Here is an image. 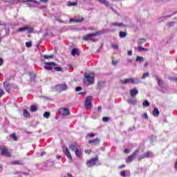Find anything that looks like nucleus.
I'll use <instances>...</instances> for the list:
<instances>
[{
	"mask_svg": "<svg viewBox=\"0 0 177 177\" xmlns=\"http://www.w3.org/2000/svg\"><path fill=\"white\" fill-rule=\"evenodd\" d=\"M109 30L107 29H102L101 30L89 33V41H91V42H97V38L96 37H99L100 35H103V34H106Z\"/></svg>",
	"mask_w": 177,
	"mask_h": 177,
	"instance_id": "1",
	"label": "nucleus"
},
{
	"mask_svg": "<svg viewBox=\"0 0 177 177\" xmlns=\"http://www.w3.org/2000/svg\"><path fill=\"white\" fill-rule=\"evenodd\" d=\"M120 84L123 85H127V84H140V80L135 77H131L127 79H123L120 80Z\"/></svg>",
	"mask_w": 177,
	"mask_h": 177,
	"instance_id": "2",
	"label": "nucleus"
},
{
	"mask_svg": "<svg viewBox=\"0 0 177 177\" xmlns=\"http://www.w3.org/2000/svg\"><path fill=\"white\" fill-rule=\"evenodd\" d=\"M95 1L102 5H104V6L111 9V10H112V12H114V13H117V10L114 9V4L110 3V2H109L106 0H95Z\"/></svg>",
	"mask_w": 177,
	"mask_h": 177,
	"instance_id": "3",
	"label": "nucleus"
},
{
	"mask_svg": "<svg viewBox=\"0 0 177 177\" xmlns=\"http://www.w3.org/2000/svg\"><path fill=\"white\" fill-rule=\"evenodd\" d=\"M3 85L4 89L6 90V92H8V93H10L12 88H14V89L18 88L16 86H12V84H10L9 82H4Z\"/></svg>",
	"mask_w": 177,
	"mask_h": 177,
	"instance_id": "4",
	"label": "nucleus"
},
{
	"mask_svg": "<svg viewBox=\"0 0 177 177\" xmlns=\"http://www.w3.org/2000/svg\"><path fill=\"white\" fill-rule=\"evenodd\" d=\"M62 150L65 156H66L67 158H68L71 162H73V156H71V153L70 152L68 148H67L66 146H64L62 147Z\"/></svg>",
	"mask_w": 177,
	"mask_h": 177,
	"instance_id": "5",
	"label": "nucleus"
},
{
	"mask_svg": "<svg viewBox=\"0 0 177 177\" xmlns=\"http://www.w3.org/2000/svg\"><path fill=\"white\" fill-rule=\"evenodd\" d=\"M0 150H1V156H4V157H8V158H10L12 157V154H10V152L9 151V149H8V148L3 147H0Z\"/></svg>",
	"mask_w": 177,
	"mask_h": 177,
	"instance_id": "6",
	"label": "nucleus"
},
{
	"mask_svg": "<svg viewBox=\"0 0 177 177\" xmlns=\"http://www.w3.org/2000/svg\"><path fill=\"white\" fill-rule=\"evenodd\" d=\"M139 154V149H136L131 155L128 156L126 159V162H132L133 160H135V157Z\"/></svg>",
	"mask_w": 177,
	"mask_h": 177,
	"instance_id": "7",
	"label": "nucleus"
},
{
	"mask_svg": "<svg viewBox=\"0 0 177 177\" xmlns=\"http://www.w3.org/2000/svg\"><path fill=\"white\" fill-rule=\"evenodd\" d=\"M56 66H57V65L55 62H45L44 63V68L46 70H48V71L53 70V68L56 67Z\"/></svg>",
	"mask_w": 177,
	"mask_h": 177,
	"instance_id": "8",
	"label": "nucleus"
},
{
	"mask_svg": "<svg viewBox=\"0 0 177 177\" xmlns=\"http://www.w3.org/2000/svg\"><path fill=\"white\" fill-rule=\"evenodd\" d=\"M97 161H99V156H95V158L90 159L89 167H93L94 165H99V163H97Z\"/></svg>",
	"mask_w": 177,
	"mask_h": 177,
	"instance_id": "9",
	"label": "nucleus"
},
{
	"mask_svg": "<svg viewBox=\"0 0 177 177\" xmlns=\"http://www.w3.org/2000/svg\"><path fill=\"white\" fill-rule=\"evenodd\" d=\"M59 113L61 115H70V109L68 108H59Z\"/></svg>",
	"mask_w": 177,
	"mask_h": 177,
	"instance_id": "10",
	"label": "nucleus"
},
{
	"mask_svg": "<svg viewBox=\"0 0 177 177\" xmlns=\"http://www.w3.org/2000/svg\"><path fill=\"white\" fill-rule=\"evenodd\" d=\"M89 145H93V146H99V145H100V138H96L93 140H89Z\"/></svg>",
	"mask_w": 177,
	"mask_h": 177,
	"instance_id": "11",
	"label": "nucleus"
},
{
	"mask_svg": "<svg viewBox=\"0 0 177 177\" xmlns=\"http://www.w3.org/2000/svg\"><path fill=\"white\" fill-rule=\"evenodd\" d=\"M129 93H130V96L131 97H135V96H136V95H138V93H139V91L138 90V88L136 87H134L133 88H132L129 91Z\"/></svg>",
	"mask_w": 177,
	"mask_h": 177,
	"instance_id": "12",
	"label": "nucleus"
},
{
	"mask_svg": "<svg viewBox=\"0 0 177 177\" xmlns=\"http://www.w3.org/2000/svg\"><path fill=\"white\" fill-rule=\"evenodd\" d=\"M95 84V73L93 72L89 73V85Z\"/></svg>",
	"mask_w": 177,
	"mask_h": 177,
	"instance_id": "13",
	"label": "nucleus"
},
{
	"mask_svg": "<svg viewBox=\"0 0 177 177\" xmlns=\"http://www.w3.org/2000/svg\"><path fill=\"white\" fill-rule=\"evenodd\" d=\"M157 82H158V85L159 87H160L161 88H162L164 86V82H162V80L161 79H160V77H158V75H154Z\"/></svg>",
	"mask_w": 177,
	"mask_h": 177,
	"instance_id": "14",
	"label": "nucleus"
},
{
	"mask_svg": "<svg viewBox=\"0 0 177 177\" xmlns=\"http://www.w3.org/2000/svg\"><path fill=\"white\" fill-rule=\"evenodd\" d=\"M84 84L86 86H89V74L88 73H84Z\"/></svg>",
	"mask_w": 177,
	"mask_h": 177,
	"instance_id": "15",
	"label": "nucleus"
},
{
	"mask_svg": "<svg viewBox=\"0 0 177 177\" xmlns=\"http://www.w3.org/2000/svg\"><path fill=\"white\" fill-rule=\"evenodd\" d=\"M127 102L129 104H132L133 106H136V104H138V100L135 98H129Z\"/></svg>",
	"mask_w": 177,
	"mask_h": 177,
	"instance_id": "16",
	"label": "nucleus"
},
{
	"mask_svg": "<svg viewBox=\"0 0 177 177\" xmlns=\"http://www.w3.org/2000/svg\"><path fill=\"white\" fill-rule=\"evenodd\" d=\"M69 149L72 150V151H77V150L80 149V147L75 144H72L69 146Z\"/></svg>",
	"mask_w": 177,
	"mask_h": 177,
	"instance_id": "17",
	"label": "nucleus"
},
{
	"mask_svg": "<svg viewBox=\"0 0 177 177\" xmlns=\"http://www.w3.org/2000/svg\"><path fill=\"white\" fill-rule=\"evenodd\" d=\"M72 56H80V50L78 48H73L71 50Z\"/></svg>",
	"mask_w": 177,
	"mask_h": 177,
	"instance_id": "18",
	"label": "nucleus"
},
{
	"mask_svg": "<svg viewBox=\"0 0 177 177\" xmlns=\"http://www.w3.org/2000/svg\"><path fill=\"white\" fill-rule=\"evenodd\" d=\"M57 88L59 91H66L67 89V85L66 84H58Z\"/></svg>",
	"mask_w": 177,
	"mask_h": 177,
	"instance_id": "19",
	"label": "nucleus"
},
{
	"mask_svg": "<svg viewBox=\"0 0 177 177\" xmlns=\"http://www.w3.org/2000/svg\"><path fill=\"white\" fill-rule=\"evenodd\" d=\"M152 114L153 115H154V117H158V115H160V111L157 107H155L153 109V111H152Z\"/></svg>",
	"mask_w": 177,
	"mask_h": 177,
	"instance_id": "20",
	"label": "nucleus"
},
{
	"mask_svg": "<svg viewBox=\"0 0 177 177\" xmlns=\"http://www.w3.org/2000/svg\"><path fill=\"white\" fill-rule=\"evenodd\" d=\"M106 84V82L104 81H99L97 82V88L98 89H102L104 86V84Z\"/></svg>",
	"mask_w": 177,
	"mask_h": 177,
	"instance_id": "21",
	"label": "nucleus"
},
{
	"mask_svg": "<svg viewBox=\"0 0 177 177\" xmlns=\"http://www.w3.org/2000/svg\"><path fill=\"white\" fill-rule=\"evenodd\" d=\"M144 156L145 157V158H151V157H153V152L151 151H147L144 153Z\"/></svg>",
	"mask_w": 177,
	"mask_h": 177,
	"instance_id": "22",
	"label": "nucleus"
},
{
	"mask_svg": "<svg viewBox=\"0 0 177 177\" xmlns=\"http://www.w3.org/2000/svg\"><path fill=\"white\" fill-rule=\"evenodd\" d=\"M84 107L85 109H89V96L86 97V100L84 101Z\"/></svg>",
	"mask_w": 177,
	"mask_h": 177,
	"instance_id": "23",
	"label": "nucleus"
},
{
	"mask_svg": "<svg viewBox=\"0 0 177 177\" xmlns=\"http://www.w3.org/2000/svg\"><path fill=\"white\" fill-rule=\"evenodd\" d=\"M37 110H38V107L37 106V105L32 104L30 106V111H31L32 113H34L37 111Z\"/></svg>",
	"mask_w": 177,
	"mask_h": 177,
	"instance_id": "24",
	"label": "nucleus"
},
{
	"mask_svg": "<svg viewBox=\"0 0 177 177\" xmlns=\"http://www.w3.org/2000/svg\"><path fill=\"white\" fill-rule=\"evenodd\" d=\"M145 42H146V39L145 38L140 39L138 42V46H142V45H143Z\"/></svg>",
	"mask_w": 177,
	"mask_h": 177,
	"instance_id": "25",
	"label": "nucleus"
},
{
	"mask_svg": "<svg viewBox=\"0 0 177 177\" xmlns=\"http://www.w3.org/2000/svg\"><path fill=\"white\" fill-rule=\"evenodd\" d=\"M136 62L138 63H142V62H145V58L143 57L137 56L136 59Z\"/></svg>",
	"mask_w": 177,
	"mask_h": 177,
	"instance_id": "26",
	"label": "nucleus"
},
{
	"mask_svg": "<svg viewBox=\"0 0 177 177\" xmlns=\"http://www.w3.org/2000/svg\"><path fill=\"white\" fill-rule=\"evenodd\" d=\"M75 154L76 156V157H82V152L81 151V150L77 149L75 151Z\"/></svg>",
	"mask_w": 177,
	"mask_h": 177,
	"instance_id": "27",
	"label": "nucleus"
},
{
	"mask_svg": "<svg viewBox=\"0 0 177 177\" xmlns=\"http://www.w3.org/2000/svg\"><path fill=\"white\" fill-rule=\"evenodd\" d=\"M10 138L11 139H13L15 142H17L18 138H17V136H16V133H11L10 135Z\"/></svg>",
	"mask_w": 177,
	"mask_h": 177,
	"instance_id": "28",
	"label": "nucleus"
},
{
	"mask_svg": "<svg viewBox=\"0 0 177 177\" xmlns=\"http://www.w3.org/2000/svg\"><path fill=\"white\" fill-rule=\"evenodd\" d=\"M75 18L76 20V23H82V21H84V20H85V19H84L82 17H76Z\"/></svg>",
	"mask_w": 177,
	"mask_h": 177,
	"instance_id": "29",
	"label": "nucleus"
},
{
	"mask_svg": "<svg viewBox=\"0 0 177 177\" xmlns=\"http://www.w3.org/2000/svg\"><path fill=\"white\" fill-rule=\"evenodd\" d=\"M120 38H125L127 37V32L120 31L119 32Z\"/></svg>",
	"mask_w": 177,
	"mask_h": 177,
	"instance_id": "30",
	"label": "nucleus"
},
{
	"mask_svg": "<svg viewBox=\"0 0 177 177\" xmlns=\"http://www.w3.org/2000/svg\"><path fill=\"white\" fill-rule=\"evenodd\" d=\"M24 116L26 118H30V112L27 109H24Z\"/></svg>",
	"mask_w": 177,
	"mask_h": 177,
	"instance_id": "31",
	"label": "nucleus"
},
{
	"mask_svg": "<svg viewBox=\"0 0 177 177\" xmlns=\"http://www.w3.org/2000/svg\"><path fill=\"white\" fill-rule=\"evenodd\" d=\"M27 30L26 26H24L17 29V32H24V31Z\"/></svg>",
	"mask_w": 177,
	"mask_h": 177,
	"instance_id": "32",
	"label": "nucleus"
},
{
	"mask_svg": "<svg viewBox=\"0 0 177 177\" xmlns=\"http://www.w3.org/2000/svg\"><path fill=\"white\" fill-rule=\"evenodd\" d=\"M77 5H78L77 2H71V1H68L67 3V6H77Z\"/></svg>",
	"mask_w": 177,
	"mask_h": 177,
	"instance_id": "33",
	"label": "nucleus"
},
{
	"mask_svg": "<svg viewBox=\"0 0 177 177\" xmlns=\"http://www.w3.org/2000/svg\"><path fill=\"white\" fill-rule=\"evenodd\" d=\"M149 49L145 48L140 46H138V52H147Z\"/></svg>",
	"mask_w": 177,
	"mask_h": 177,
	"instance_id": "34",
	"label": "nucleus"
},
{
	"mask_svg": "<svg viewBox=\"0 0 177 177\" xmlns=\"http://www.w3.org/2000/svg\"><path fill=\"white\" fill-rule=\"evenodd\" d=\"M142 106L144 107H149V106H150V102H149L147 100H145L142 103Z\"/></svg>",
	"mask_w": 177,
	"mask_h": 177,
	"instance_id": "35",
	"label": "nucleus"
},
{
	"mask_svg": "<svg viewBox=\"0 0 177 177\" xmlns=\"http://www.w3.org/2000/svg\"><path fill=\"white\" fill-rule=\"evenodd\" d=\"M111 26H118V27H122V26H124V24L123 23H117V22H113L111 24Z\"/></svg>",
	"mask_w": 177,
	"mask_h": 177,
	"instance_id": "36",
	"label": "nucleus"
},
{
	"mask_svg": "<svg viewBox=\"0 0 177 177\" xmlns=\"http://www.w3.org/2000/svg\"><path fill=\"white\" fill-rule=\"evenodd\" d=\"M26 30L29 33L34 32V28H31V27H30L28 26H26Z\"/></svg>",
	"mask_w": 177,
	"mask_h": 177,
	"instance_id": "37",
	"label": "nucleus"
},
{
	"mask_svg": "<svg viewBox=\"0 0 177 177\" xmlns=\"http://www.w3.org/2000/svg\"><path fill=\"white\" fill-rule=\"evenodd\" d=\"M13 164H15V165H24V163H23V162L20 160L15 161L13 162Z\"/></svg>",
	"mask_w": 177,
	"mask_h": 177,
	"instance_id": "38",
	"label": "nucleus"
},
{
	"mask_svg": "<svg viewBox=\"0 0 177 177\" xmlns=\"http://www.w3.org/2000/svg\"><path fill=\"white\" fill-rule=\"evenodd\" d=\"M150 75V73L149 72H147L142 75L141 77V80H145L147 77H149Z\"/></svg>",
	"mask_w": 177,
	"mask_h": 177,
	"instance_id": "39",
	"label": "nucleus"
},
{
	"mask_svg": "<svg viewBox=\"0 0 177 177\" xmlns=\"http://www.w3.org/2000/svg\"><path fill=\"white\" fill-rule=\"evenodd\" d=\"M175 13H176V12H174L171 15L163 16L161 17V19H169V17H172V16H174V15H175Z\"/></svg>",
	"mask_w": 177,
	"mask_h": 177,
	"instance_id": "40",
	"label": "nucleus"
},
{
	"mask_svg": "<svg viewBox=\"0 0 177 177\" xmlns=\"http://www.w3.org/2000/svg\"><path fill=\"white\" fill-rule=\"evenodd\" d=\"M26 48H31L32 46V43L31 41L26 42Z\"/></svg>",
	"mask_w": 177,
	"mask_h": 177,
	"instance_id": "41",
	"label": "nucleus"
},
{
	"mask_svg": "<svg viewBox=\"0 0 177 177\" xmlns=\"http://www.w3.org/2000/svg\"><path fill=\"white\" fill-rule=\"evenodd\" d=\"M43 115L45 118H49L50 117V113L49 112H45Z\"/></svg>",
	"mask_w": 177,
	"mask_h": 177,
	"instance_id": "42",
	"label": "nucleus"
},
{
	"mask_svg": "<svg viewBox=\"0 0 177 177\" xmlns=\"http://www.w3.org/2000/svg\"><path fill=\"white\" fill-rule=\"evenodd\" d=\"M93 97L92 96H89V109H92V100Z\"/></svg>",
	"mask_w": 177,
	"mask_h": 177,
	"instance_id": "43",
	"label": "nucleus"
},
{
	"mask_svg": "<svg viewBox=\"0 0 177 177\" xmlns=\"http://www.w3.org/2000/svg\"><path fill=\"white\" fill-rule=\"evenodd\" d=\"M109 120H110V117H104V118H102L103 122H109Z\"/></svg>",
	"mask_w": 177,
	"mask_h": 177,
	"instance_id": "44",
	"label": "nucleus"
},
{
	"mask_svg": "<svg viewBox=\"0 0 177 177\" xmlns=\"http://www.w3.org/2000/svg\"><path fill=\"white\" fill-rule=\"evenodd\" d=\"M129 132H132V131H136V127L135 126H133L130 128H129Z\"/></svg>",
	"mask_w": 177,
	"mask_h": 177,
	"instance_id": "45",
	"label": "nucleus"
},
{
	"mask_svg": "<svg viewBox=\"0 0 177 177\" xmlns=\"http://www.w3.org/2000/svg\"><path fill=\"white\" fill-rule=\"evenodd\" d=\"M120 175L123 177H126L127 176V171H125V170H123V171H120Z\"/></svg>",
	"mask_w": 177,
	"mask_h": 177,
	"instance_id": "46",
	"label": "nucleus"
},
{
	"mask_svg": "<svg viewBox=\"0 0 177 177\" xmlns=\"http://www.w3.org/2000/svg\"><path fill=\"white\" fill-rule=\"evenodd\" d=\"M44 59H53L54 56L53 55H44Z\"/></svg>",
	"mask_w": 177,
	"mask_h": 177,
	"instance_id": "47",
	"label": "nucleus"
},
{
	"mask_svg": "<svg viewBox=\"0 0 177 177\" xmlns=\"http://www.w3.org/2000/svg\"><path fill=\"white\" fill-rule=\"evenodd\" d=\"M112 64L113 66H117V64H118V61L115 60V59H113L112 60Z\"/></svg>",
	"mask_w": 177,
	"mask_h": 177,
	"instance_id": "48",
	"label": "nucleus"
},
{
	"mask_svg": "<svg viewBox=\"0 0 177 177\" xmlns=\"http://www.w3.org/2000/svg\"><path fill=\"white\" fill-rule=\"evenodd\" d=\"M111 46H112L113 49H118L119 48L118 44H112Z\"/></svg>",
	"mask_w": 177,
	"mask_h": 177,
	"instance_id": "49",
	"label": "nucleus"
},
{
	"mask_svg": "<svg viewBox=\"0 0 177 177\" xmlns=\"http://www.w3.org/2000/svg\"><path fill=\"white\" fill-rule=\"evenodd\" d=\"M83 39L84 41H88L89 40V35H86V36L83 37Z\"/></svg>",
	"mask_w": 177,
	"mask_h": 177,
	"instance_id": "50",
	"label": "nucleus"
},
{
	"mask_svg": "<svg viewBox=\"0 0 177 177\" xmlns=\"http://www.w3.org/2000/svg\"><path fill=\"white\" fill-rule=\"evenodd\" d=\"M54 70H55V71H62V68L57 67V66H54Z\"/></svg>",
	"mask_w": 177,
	"mask_h": 177,
	"instance_id": "51",
	"label": "nucleus"
},
{
	"mask_svg": "<svg viewBox=\"0 0 177 177\" xmlns=\"http://www.w3.org/2000/svg\"><path fill=\"white\" fill-rule=\"evenodd\" d=\"M143 158H145V153L138 157V160L141 161V160H143Z\"/></svg>",
	"mask_w": 177,
	"mask_h": 177,
	"instance_id": "52",
	"label": "nucleus"
},
{
	"mask_svg": "<svg viewBox=\"0 0 177 177\" xmlns=\"http://www.w3.org/2000/svg\"><path fill=\"white\" fill-rule=\"evenodd\" d=\"M76 92H80V91H82V87L81 86H77L75 88Z\"/></svg>",
	"mask_w": 177,
	"mask_h": 177,
	"instance_id": "53",
	"label": "nucleus"
},
{
	"mask_svg": "<svg viewBox=\"0 0 177 177\" xmlns=\"http://www.w3.org/2000/svg\"><path fill=\"white\" fill-rule=\"evenodd\" d=\"M103 46H104L103 43H102V44H101V46H100L99 49L97 50V52L98 53H100V50H102V49H103Z\"/></svg>",
	"mask_w": 177,
	"mask_h": 177,
	"instance_id": "54",
	"label": "nucleus"
},
{
	"mask_svg": "<svg viewBox=\"0 0 177 177\" xmlns=\"http://www.w3.org/2000/svg\"><path fill=\"white\" fill-rule=\"evenodd\" d=\"M69 21L71 23V22H73V23H77V20L75 19V18H71L69 19Z\"/></svg>",
	"mask_w": 177,
	"mask_h": 177,
	"instance_id": "55",
	"label": "nucleus"
},
{
	"mask_svg": "<svg viewBox=\"0 0 177 177\" xmlns=\"http://www.w3.org/2000/svg\"><path fill=\"white\" fill-rule=\"evenodd\" d=\"M3 95H5V92H3V89L0 88V97L3 96Z\"/></svg>",
	"mask_w": 177,
	"mask_h": 177,
	"instance_id": "56",
	"label": "nucleus"
},
{
	"mask_svg": "<svg viewBox=\"0 0 177 177\" xmlns=\"http://www.w3.org/2000/svg\"><path fill=\"white\" fill-rule=\"evenodd\" d=\"M174 24H175V22H169L168 26L169 27H174Z\"/></svg>",
	"mask_w": 177,
	"mask_h": 177,
	"instance_id": "57",
	"label": "nucleus"
},
{
	"mask_svg": "<svg viewBox=\"0 0 177 177\" xmlns=\"http://www.w3.org/2000/svg\"><path fill=\"white\" fill-rule=\"evenodd\" d=\"M96 135V133H89V138H94V136Z\"/></svg>",
	"mask_w": 177,
	"mask_h": 177,
	"instance_id": "58",
	"label": "nucleus"
},
{
	"mask_svg": "<svg viewBox=\"0 0 177 177\" xmlns=\"http://www.w3.org/2000/svg\"><path fill=\"white\" fill-rule=\"evenodd\" d=\"M143 118H145V120H147L149 118V115H147L146 113L143 115Z\"/></svg>",
	"mask_w": 177,
	"mask_h": 177,
	"instance_id": "59",
	"label": "nucleus"
},
{
	"mask_svg": "<svg viewBox=\"0 0 177 177\" xmlns=\"http://www.w3.org/2000/svg\"><path fill=\"white\" fill-rule=\"evenodd\" d=\"M127 55H128L129 56H132V50H129V51L127 52Z\"/></svg>",
	"mask_w": 177,
	"mask_h": 177,
	"instance_id": "60",
	"label": "nucleus"
},
{
	"mask_svg": "<svg viewBox=\"0 0 177 177\" xmlns=\"http://www.w3.org/2000/svg\"><path fill=\"white\" fill-rule=\"evenodd\" d=\"M97 111L98 113H102V106H98Z\"/></svg>",
	"mask_w": 177,
	"mask_h": 177,
	"instance_id": "61",
	"label": "nucleus"
},
{
	"mask_svg": "<svg viewBox=\"0 0 177 177\" xmlns=\"http://www.w3.org/2000/svg\"><path fill=\"white\" fill-rule=\"evenodd\" d=\"M119 168L120 169H122V168H125V165H121L120 166H119Z\"/></svg>",
	"mask_w": 177,
	"mask_h": 177,
	"instance_id": "62",
	"label": "nucleus"
},
{
	"mask_svg": "<svg viewBox=\"0 0 177 177\" xmlns=\"http://www.w3.org/2000/svg\"><path fill=\"white\" fill-rule=\"evenodd\" d=\"M170 80L171 81H177V77H171Z\"/></svg>",
	"mask_w": 177,
	"mask_h": 177,
	"instance_id": "63",
	"label": "nucleus"
},
{
	"mask_svg": "<svg viewBox=\"0 0 177 177\" xmlns=\"http://www.w3.org/2000/svg\"><path fill=\"white\" fill-rule=\"evenodd\" d=\"M124 151V153H129V150L128 149H125Z\"/></svg>",
	"mask_w": 177,
	"mask_h": 177,
	"instance_id": "64",
	"label": "nucleus"
}]
</instances>
